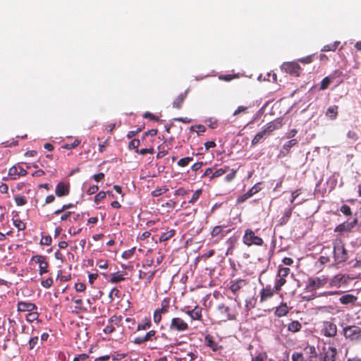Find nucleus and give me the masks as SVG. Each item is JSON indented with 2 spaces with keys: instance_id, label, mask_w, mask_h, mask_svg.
<instances>
[{
  "instance_id": "obj_11",
  "label": "nucleus",
  "mask_w": 361,
  "mask_h": 361,
  "mask_svg": "<svg viewBox=\"0 0 361 361\" xmlns=\"http://www.w3.org/2000/svg\"><path fill=\"white\" fill-rule=\"evenodd\" d=\"M157 331L155 330H150L145 336L135 338L133 343L137 345H141L149 341H157Z\"/></svg>"
},
{
  "instance_id": "obj_14",
  "label": "nucleus",
  "mask_w": 361,
  "mask_h": 361,
  "mask_svg": "<svg viewBox=\"0 0 361 361\" xmlns=\"http://www.w3.org/2000/svg\"><path fill=\"white\" fill-rule=\"evenodd\" d=\"M27 173V171L20 166H13L8 170V176L11 179H16L17 176H25Z\"/></svg>"
},
{
  "instance_id": "obj_31",
  "label": "nucleus",
  "mask_w": 361,
  "mask_h": 361,
  "mask_svg": "<svg viewBox=\"0 0 361 361\" xmlns=\"http://www.w3.org/2000/svg\"><path fill=\"white\" fill-rule=\"evenodd\" d=\"M337 114L338 107L336 105L329 106L326 111V116L331 119L336 118Z\"/></svg>"
},
{
  "instance_id": "obj_23",
  "label": "nucleus",
  "mask_w": 361,
  "mask_h": 361,
  "mask_svg": "<svg viewBox=\"0 0 361 361\" xmlns=\"http://www.w3.org/2000/svg\"><path fill=\"white\" fill-rule=\"evenodd\" d=\"M187 96V91L180 94L173 102V106L176 109H180L183 106V102Z\"/></svg>"
},
{
  "instance_id": "obj_7",
  "label": "nucleus",
  "mask_w": 361,
  "mask_h": 361,
  "mask_svg": "<svg viewBox=\"0 0 361 361\" xmlns=\"http://www.w3.org/2000/svg\"><path fill=\"white\" fill-rule=\"evenodd\" d=\"M123 317L121 315H113L108 320V324L104 328L103 331L104 334H110L115 331L116 326L122 325Z\"/></svg>"
},
{
  "instance_id": "obj_56",
  "label": "nucleus",
  "mask_w": 361,
  "mask_h": 361,
  "mask_svg": "<svg viewBox=\"0 0 361 361\" xmlns=\"http://www.w3.org/2000/svg\"><path fill=\"white\" fill-rule=\"evenodd\" d=\"M135 250V247H133L130 250L123 252L122 254V257L126 259L130 258L133 255Z\"/></svg>"
},
{
  "instance_id": "obj_59",
  "label": "nucleus",
  "mask_w": 361,
  "mask_h": 361,
  "mask_svg": "<svg viewBox=\"0 0 361 361\" xmlns=\"http://www.w3.org/2000/svg\"><path fill=\"white\" fill-rule=\"evenodd\" d=\"M267 356L265 353H259L255 357H252L251 361H265Z\"/></svg>"
},
{
  "instance_id": "obj_39",
  "label": "nucleus",
  "mask_w": 361,
  "mask_h": 361,
  "mask_svg": "<svg viewBox=\"0 0 361 361\" xmlns=\"http://www.w3.org/2000/svg\"><path fill=\"white\" fill-rule=\"evenodd\" d=\"M140 145V141L138 139L132 140L128 144V148L130 149H134L136 153H138V147Z\"/></svg>"
},
{
  "instance_id": "obj_36",
  "label": "nucleus",
  "mask_w": 361,
  "mask_h": 361,
  "mask_svg": "<svg viewBox=\"0 0 361 361\" xmlns=\"http://www.w3.org/2000/svg\"><path fill=\"white\" fill-rule=\"evenodd\" d=\"M161 337L163 339L170 342L169 345L171 347L180 345L181 343V342H179L176 338H169L165 333H162L161 335Z\"/></svg>"
},
{
  "instance_id": "obj_12",
  "label": "nucleus",
  "mask_w": 361,
  "mask_h": 361,
  "mask_svg": "<svg viewBox=\"0 0 361 361\" xmlns=\"http://www.w3.org/2000/svg\"><path fill=\"white\" fill-rule=\"evenodd\" d=\"M343 335L350 340L357 339L360 335V328L356 326H348L343 328Z\"/></svg>"
},
{
  "instance_id": "obj_45",
  "label": "nucleus",
  "mask_w": 361,
  "mask_h": 361,
  "mask_svg": "<svg viewBox=\"0 0 361 361\" xmlns=\"http://www.w3.org/2000/svg\"><path fill=\"white\" fill-rule=\"evenodd\" d=\"M192 160H193L192 157H184V158L179 159V161H178V165L180 167H184V166H187Z\"/></svg>"
},
{
  "instance_id": "obj_51",
  "label": "nucleus",
  "mask_w": 361,
  "mask_h": 361,
  "mask_svg": "<svg viewBox=\"0 0 361 361\" xmlns=\"http://www.w3.org/2000/svg\"><path fill=\"white\" fill-rule=\"evenodd\" d=\"M80 143V141L78 140H75L72 143H67V144H65L63 146V148L66 149H74L76 147H78Z\"/></svg>"
},
{
  "instance_id": "obj_43",
  "label": "nucleus",
  "mask_w": 361,
  "mask_h": 361,
  "mask_svg": "<svg viewBox=\"0 0 361 361\" xmlns=\"http://www.w3.org/2000/svg\"><path fill=\"white\" fill-rule=\"evenodd\" d=\"M32 260L34 261L35 262L39 264V267L41 264H43L44 263H45L47 262L46 257L44 256L40 255L33 256L32 257Z\"/></svg>"
},
{
  "instance_id": "obj_18",
  "label": "nucleus",
  "mask_w": 361,
  "mask_h": 361,
  "mask_svg": "<svg viewBox=\"0 0 361 361\" xmlns=\"http://www.w3.org/2000/svg\"><path fill=\"white\" fill-rule=\"evenodd\" d=\"M259 184L260 183L255 184L247 192L239 197L238 198V202H243L255 194L257 193L261 190Z\"/></svg>"
},
{
  "instance_id": "obj_55",
  "label": "nucleus",
  "mask_w": 361,
  "mask_h": 361,
  "mask_svg": "<svg viewBox=\"0 0 361 361\" xmlns=\"http://www.w3.org/2000/svg\"><path fill=\"white\" fill-rule=\"evenodd\" d=\"M73 207V205L72 204H63L61 208L54 211V215H58L59 214H61L63 212H66V209H68L69 208H71Z\"/></svg>"
},
{
  "instance_id": "obj_54",
  "label": "nucleus",
  "mask_w": 361,
  "mask_h": 361,
  "mask_svg": "<svg viewBox=\"0 0 361 361\" xmlns=\"http://www.w3.org/2000/svg\"><path fill=\"white\" fill-rule=\"evenodd\" d=\"M158 148L159 152L157 154V159H161L168 154V149H164V146L159 145Z\"/></svg>"
},
{
  "instance_id": "obj_60",
  "label": "nucleus",
  "mask_w": 361,
  "mask_h": 361,
  "mask_svg": "<svg viewBox=\"0 0 361 361\" xmlns=\"http://www.w3.org/2000/svg\"><path fill=\"white\" fill-rule=\"evenodd\" d=\"M51 241H52L51 237L50 235H46V236H43L42 238L40 243L42 245H51Z\"/></svg>"
},
{
  "instance_id": "obj_61",
  "label": "nucleus",
  "mask_w": 361,
  "mask_h": 361,
  "mask_svg": "<svg viewBox=\"0 0 361 361\" xmlns=\"http://www.w3.org/2000/svg\"><path fill=\"white\" fill-rule=\"evenodd\" d=\"M143 117L146 118H149L151 121H159V117L157 116H156L149 111L145 112L143 114Z\"/></svg>"
},
{
  "instance_id": "obj_44",
  "label": "nucleus",
  "mask_w": 361,
  "mask_h": 361,
  "mask_svg": "<svg viewBox=\"0 0 361 361\" xmlns=\"http://www.w3.org/2000/svg\"><path fill=\"white\" fill-rule=\"evenodd\" d=\"M14 199L15 202L18 206H23L27 203V199L25 196L17 195Z\"/></svg>"
},
{
  "instance_id": "obj_25",
  "label": "nucleus",
  "mask_w": 361,
  "mask_h": 361,
  "mask_svg": "<svg viewBox=\"0 0 361 361\" xmlns=\"http://www.w3.org/2000/svg\"><path fill=\"white\" fill-rule=\"evenodd\" d=\"M357 300V298L351 294H345L340 297V302L345 305L353 304Z\"/></svg>"
},
{
  "instance_id": "obj_40",
  "label": "nucleus",
  "mask_w": 361,
  "mask_h": 361,
  "mask_svg": "<svg viewBox=\"0 0 361 361\" xmlns=\"http://www.w3.org/2000/svg\"><path fill=\"white\" fill-rule=\"evenodd\" d=\"M297 143H298V140L296 139H292L283 145V149H285L286 151V152L288 153L289 151L290 150L291 147L296 145Z\"/></svg>"
},
{
  "instance_id": "obj_19",
  "label": "nucleus",
  "mask_w": 361,
  "mask_h": 361,
  "mask_svg": "<svg viewBox=\"0 0 361 361\" xmlns=\"http://www.w3.org/2000/svg\"><path fill=\"white\" fill-rule=\"evenodd\" d=\"M274 293H276L275 288H272L271 285H267L260 291V302H264L268 298H271Z\"/></svg>"
},
{
  "instance_id": "obj_9",
  "label": "nucleus",
  "mask_w": 361,
  "mask_h": 361,
  "mask_svg": "<svg viewBox=\"0 0 361 361\" xmlns=\"http://www.w3.org/2000/svg\"><path fill=\"white\" fill-rule=\"evenodd\" d=\"M337 355V349L330 345H324L320 353L321 359L323 361H335Z\"/></svg>"
},
{
  "instance_id": "obj_16",
  "label": "nucleus",
  "mask_w": 361,
  "mask_h": 361,
  "mask_svg": "<svg viewBox=\"0 0 361 361\" xmlns=\"http://www.w3.org/2000/svg\"><path fill=\"white\" fill-rule=\"evenodd\" d=\"M18 312H31L37 310V307L35 303L25 301H19L17 304Z\"/></svg>"
},
{
  "instance_id": "obj_37",
  "label": "nucleus",
  "mask_w": 361,
  "mask_h": 361,
  "mask_svg": "<svg viewBox=\"0 0 361 361\" xmlns=\"http://www.w3.org/2000/svg\"><path fill=\"white\" fill-rule=\"evenodd\" d=\"M267 137L264 132L262 130L259 131L256 134V135L253 137V139L251 141V145H256L257 143H259L264 137Z\"/></svg>"
},
{
  "instance_id": "obj_52",
  "label": "nucleus",
  "mask_w": 361,
  "mask_h": 361,
  "mask_svg": "<svg viewBox=\"0 0 361 361\" xmlns=\"http://www.w3.org/2000/svg\"><path fill=\"white\" fill-rule=\"evenodd\" d=\"M237 171L238 169H232L231 171L226 176L225 180L226 182L232 181L235 178Z\"/></svg>"
},
{
  "instance_id": "obj_33",
  "label": "nucleus",
  "mask_w": 361,
  "mask_h": 361,
  "mask_svg": "<svg viewBox=\"0 0 361 361\" xmlns=\"http://www.w3.org/2000/svg\"><path fill=\"white\" fill-rule=\"evenodd\" d=\"M176 233V231L174 229H171L169 231H167L166 232H164L163 233L160 238H159V241L160 242H164V241H166L168 240H169L170 238H171Z\"/></svg>"
},
{
  "instance_id": "obj_42",
  "label": "nucleus",
  "mask_w": 361,
  "mask_h": 361,
  "mask_svg": "<svg viewBox=\"0 0 361 361\" xmlns=\"http://www.w3.org/2000/svg\"><path fill=\"white\" fill-rule=\"evenodd\" d=\"M238 78V74H228V75H219V79L221 80H224V81H231L235 78Z\"/></svg>"
},
{
  "instance_id": "obj_58",
  "label": "nucleus",
  "mask_w": 361,
  "mask_h": 361,
  "mask_svg": "<svg viewBox=\"0 0 361 361\" xmlns=\"http://www.w3.org/2000/svg\"><path fill=\"white\" fill-rule=\"evenodd\" d=\"M48 267H49V264L47 262H46L43 264H41L39 267V274L43 275L44 274L47 273L48 272Z\"/></svg>"
},
{
  "instance_id": "obj_8",
  "label": "nucleus",
  "mask_w": 361,
  "mask_h": 361,
  "mask_svg": "<svg viewBox=\"0 0 361 361\" xmlns=\"http://www.w3.org/2000/svg\"><path fill=\"white\" fill-rule=\"evenodd\" d=\"M249 281L245 279H234L231 280L228 284V289L233 293V294L237 298L239 295V291L244 287L247 286Z\"/></svg>"
},
{
  "instance_id": "obj_47",
  "label": "nucleus",
  "mask_w": 361,
  "mask_h": 361,
  "mask_svg": "<svg viewBox=\"0 0 361 361\" xmlns=\"http://www.w3.org/2000/svg\"><path fill=\"white\" fill-rule=\"evenodd\" d=\"M190 131H196L197 133H204L206 131V128L203 125H196L192 126L190 128Z\"/></svg>"
},
{
  "instance_id": "obj_41",
  "label": "nucleus",
  "mask_w": 361,
  "mask_h": 361,
  "mask_svg": "<svg viewBox=\"0 0 361 361\" xmlns=\"http://www.w3.org/2000/svg\"><path fill=\"white\" fill-rule=\"evenodd\" d=\"M292 361H306L303 353L301 352H294L291 355Z\"/></svg>"
},
{
  "instance_id": "obj_57",
  "label": "nucleus",
  "mask_w": 361,
  "mask_h": 361,
  "mask_svg": "<svg viewBox=\"0 0 361 361\" xmlns=\"http://www.w3.org/2000/svg\"><path fill=\"white\" fill-rule=\"evenodd\" d=\"M201 194H202V190H196L193 193L191 199L189 200V203H190V204L195 203L197 200V199L200 197Z\"/></svg>"
},
{
  "instance_id": "obj_64",
  "label": "nucleus",
  "mask_w": 361,
  "mask_h": 361,
  "mask_svg": "<svg viewBox=\"0 0 361 361\" xmlns=\"http://www.w3.org/2000/svg\"><path fill=\"white\" fill-rule=\"evenodd\" d=\"M337 43H338L337 42H335L333 44L325 45L322 49V51H331V50H336Z\"/></svg>"
},
{
  "instance_id": "obj_46",
  "label": "nucleus",
  "mask_w": 361,
  "mask_h": 361,
  "mask_svg": "<svg viewBox=\"0 0 361 361\" xmlns=\"http://www.w3.org/2000/svg\"><path fill=\"white\" fill-rule=\"evenodd\" d=\"M28 343H29V349L30 350H33L39 343V338H38V336L32 337L29 340Z\"/></svg>"
},
{
  "instance_id": "obj_21",
  "label": "nucleus",
  "mask_w": 361,
  "mask_h": 361,
  "mask_svg": "<svg viewBox=\"0 0 361 361\" xmlns=\"http://www.w3.org/2000/svg\"><path fill=\"white\" fill-rule=\"evenodd\" d=\"M289 312V309L286 303L282 302L278 306L274 312V314L278 317H281L287 315Z\"/></svg>"
},
{
  "instance_id": "obj_24",
  "label": "nucleus",
  "mask_w": 361,
  "mask_h": 361,
  "mask_svg": "<svg viewBox=\"0 0 361 361\" xmlns=\"http://www.w3.org/2000/svg\"><path fill=\"white\" fill-rule=\"evenodd\" d=\"M110 276L109 281L111 283H117L125 280L124 274L119 271L111 274Z\"/></svg>"
},
{
  "instance_id": "obj_53",
  "label": "nucleus",
  "mask_w": 361,
  "mask_h": 361,
  "mask_svg": "<svg viewBox=\"0 0 361 361\" xmlns=\"http://www.w3.org/2000/svg\"><path fill=\"white\" fill-rule=\"evenodd\" d=\"M166 191H168V188H166V187L157 188L156 190L152 192V195L153 197H158L161 194L165 193Z\"/></svg>"
},
{
  "instance_id": "obj_2",
  "label": "nucleus",
  "mask_w": 361,
  "mask_h": 361,
  "mask_svg": "<svg viewBox=\"0 0 361 361\" xmlns=\"http://www.w3.org/2000/svg\"><path fill=\"white\" fill-rule=\"evenodd\" d=\"M340 212L343 213L346 216L350 217L346 221L340 224V233L342 231H350L357 224V219L356 217L352 216L350 208L348 205H343L340 208Z\"/></svg>"
},
{
  "instance_id": "obj_10",
  "label": "nucleus",
  "mask_w": 361,
  "mask_h": 361,
  "mask_svg": "<svg viewBox=\"0 0 361 361\" xmlns=\"http://www.w3.org/2000/svg\"><path fill=\"white\" fill-rule=\"evenodd\" d=\"M281 69L288 74L299 76L301 67L298 62L291 61L283 63L281 66Z\"/></svg>"
},
{
  "instance_id": "obj_35",
  "label": "nucleus",
  "mask_w": 361,
  "mask_h": 361,
  "mask_svg": "<svg viewBox=\"0 0 361 361\" xmlns=\"http://www.w3.org/2000/svg\"><path fill=\"white\" fill-rule=\"evenodd\" d=\"M39 313L37 312V310L31 311L29 312L26 316L25 319L28 322H33L35 321H37L39 318Z\"/></svg>"
},
{
  "instance_id": "obj_13",
  "label": "nucleus",
  "mask_w": 361,
  "mask_h": 361,
  "mask_svg": "<svg viewBox=\"0 0 361 361\" xmlns=\"http://www.w3.org/2000/svg\"><path fill=\"white\" fill-rule=\"evenodd\" d=\"M326 283V280L324 278H311L308 279L306 289L312 291L324 286Z\"/></svg>"
},
{
  "instance_id": "obj_28",
  "label": "nucleus",
  "mask_w": 361,
  "mask_h": 361,
  "mask_svg": "<svg viewBox=\"0 0 361 361\" xmlns=\"http://www.w3.org/2000/svg\"><path fill=\"white\" fill-rule=\"evenodd\" d=\"M302 329V324L298 321H293L288 324V331L292 333H297Z\"/></svg>"
},
{
  "instance_id": "obj_20",
  "label": "nucleus",
  "mask_w": 361,
  "mask_h": 361,
  "mask_svg": "<svg viewBox=\"0 0 361 361\" xmlns=\"http://www.w3.org/2000/svg\"><path fill=\"white\" fill-rule=\"evenodd\" d=\"M69 185L63 182L58 183L55 189V193L58 197L66 196L69 194Z\"/></svg>"
},
{
  "instance_id": "obj_38",
  "label": "nucleus",
  "mask_w": 361,
  "mask_h": 361,
  "mask_svg": "<svg viewBox=\"0 0 361 361\" xmlns=\"http://www.w3.org/2000/svg\"><path fill=\"white\" fill-rule=\"evenodd\" d=\"M120 297L121 292L117 288H113L109 294V298L111 302L114 301L115 298H119Z\"/></svg>"
},
{
  "instance_id": "obj_15",
  "label": "nucleus",
  "mask_w": 361,
  "mask_h": 361,
  "mask_svg": "<svg viewBox=\"0 0 361 361\" xmlns=\"http://www.w3.org/2000/svg\"><path fill=\"white\" fill-rule=\"evenodd\" d=\"M323 332L324 336L329 337H333L336 335L337 333V326L335 324L331 322H324V328Z\"/></svg>"
},
{
  "instance_id": "obj_6",
  "label": "nucleus",
  "mask_w": 361,
  "mask_h": 361,
  "mask_svg": "<svg viewBox=\"0 0 361 361\" xmlns=\"http://www.w3.org/2000/svg\"><path fill=\"white\" fill-rule=\"evenodd\" d=\"M290 269L288 267H284L282 265H279L277 272V278L275 281L274 288L276 293H279L283 286L286 283V277L290 274Z\"/></svg>"
},
{
  "instance_id": "obj_62",
  "label": "nucleus",
  "mask_w": 361,
  "mask_h": 361,
  "mask_svg": "<svg viewBox=\"0 0 361 361\" xmlns=\"http://www.w3.org/2000/svg\"><path fill=\"white\" fill-rule=\"evenodd\" d=\"M77 292H84L86 289V286L83 283H77L74 286Z\"/></svg>"
},
{
  "instance_id": "obj_22",
  "label": "nucleus",
  "mask_w": 361,
  "mask_h": 361,
  "mask_svg": "<svg viewBox=\"0 0 361 361\" xmlns=\"http://www.w3.org/2000/svg\"><path fill=\"white\" fill-rule=\"evenodd\" d=\"M205 343L206 345L212 349L213 351H217L221 346H219L218 344L214 341V338L210 335H207L205 336Z\"/></svg>"
},
{
  "instance_id": "obj_4",
  "label": "nucleus",
  "mask_w": 361,
  "mask_h": 361,
  "mask_svg": "<svg viewBox=\"0 0 361 361\" xmlns=\"http://www.w3.org/2000/svg\"><path fill=\"white\" fill-rule=\"evenodd\" d=\"M169 330L171 332L183 333L189 330V325L182 318L176 317L171 319Z\"/></svg>"
},
{
  "instance_id": "obj_17",
  "label": "nucleus",
  "mask_w": 361,
  "mask_h": 361,
  "mask_svg": "<svg viewBox=\"0 0 361 361\" xmlns=\"http://www.w3.org/2000/svg\"><path fill=\"white\" fill-rule=\"evenodd\" d=\"M202 308L198 305H196L192 310H188L185 313L191 318L192 320H202Z\"/></svg>"
},
{
  "instance_id": "obj_48",
  "label": "nucleus",
  "mask_w": 361,
  "mask_h": 361,
  "mask_svg": "<svg viewBox=\"0 0 361 361\" xmlns=\"http://www.w3.org/2000/svg\"><path fill=\"white\" fill-rule=\"evenodd\" d=\"M106 196V193L104 191H100L98 192L94 197V202L96 204H99L101 201H102Z\"/></svg>"
},
{
  "instance_id": "obj_29",
  "label": "nucleus",
  "mask_w": 361,
  "mask_h": 361,
  "mask_svg": "<svg viewBox=\"0 0 361 361\" xmlns=\"http://www.w3.org/2000/svg\"><path fill=\"white\" fill-rule=\"evenodd\" d=\"M293 208H294V207H293L288 208V209H286L285 210L283 216L280 219V224L281 225L286 224L288 221L290 217L292 215V212H293Z\"/></svg>"
},
{
  "instance_id": "obj_30",
  "label": "nucleus",
  "mask_w": 361,
  "mask_h": 361,
  "mask_svg": "<svg viewBox=\"0 0 361 361\" xmlns=\"http://www.w3.org/2000/svg\"><path fill=\"white\" fill-rule=\"evenodd\" d=\"M304 351L305 352V353L307 355H309L310 361H312V358H315L317 356L316 349H315L314 346H313V345H307L304 348Z\"/></svg>"
},
{
  "instance_id": "obj_34",
  "label": "nucleus",
  "mask_w": 361,
  "mask_h": 361,
  "mask_svg": "<svg viewBox=\"0 0 361 361\" xmlns=\"http://www.w3.org/2000/svg\"><path fill=\"white\" fill-rule=\"evenodd\" d=\"M224 226H216L213 228L211 235L212 237H217L220 236L221 238H223L224 237V234H222L223 233V228Z\"/></svg>"
},
{
  "instance_id": "obj_50",
  "label": "nucleus",
  "mask_w": 361,
  "mask_h": 361,
  "mask_svg": "<svg viewBox=\"0 0 361 361\" xmlns=\"http://www.w3.org/2000/svg\"><path fill=\"white\" fill-rule=\"evenodd\" d=\"M54 281L51 277H49L47 279L41 281V285L45 288H49L53 285Z\"/></svg>"
},
{
  "instance_id": "obj_5",
  "label": "nucleus",
  "mask_w": 361,
  "mask_h": 361,
  "mask_svg": "<svg viewBox=\"0 0 361 361\" xmlns=\"http://www.w3.org/2000/svg\"><path fill=\"white\" fill-rule=\"evenodd\" d=\"M243 242L249 247L252 245L261 246L264 243L263 239L255 235V233L250 228H247L245 231Z\"/></svg>"
},
{
  "instance_id": "obj_49",
  "label": "nucleus",
  "mask_w": 361,
  "mask_h": 361,
  "mask_svg": "<svg viewBox=\"0 0 361 361\" xmlns=\"http://www.w3.org/2000/svg\"><path fill=\"white\" fill-rule=\"evenodd\" d=\"M13 224L19 231L25 229V224L20 219L13 220Z\"/></svg>"
},
{
  "instance_id": "obj_27",
  "label": "nucleus",
  "mask_w": 361,
  "mask_h": 361,
  "mask_svg": "<svg viewBox=\"0 0 361 361\" xmlns=\"http://www.w3.org/2000/svg\"><path fill=\"white\" fill-rule=\"evenodd\" d=\"M152 326V322L149 318H145L142 322L137 324V331H144L150 329Z\"/></svg>"
},
{
  "instance_id": "obj_32",
  "label": "nucleus",
  "mask_w": 361,
  "mask_h": 361,
  "mask_svg": "<svg viewBox=\"0 0 361 361\" xmlns=\"http://www.w3.org/2000/svg\"><path fill=\"white\" fill-rule=\"evenodd\" d=\"M277 128L276 126L273 122L268 123L263 128L262 131L267 136H269Z\"/></svg>"
},
{
  "instance_id": "obj_26",
  "label": "nucleus",
  "mask_w": 361,
  "mask_h": 361,
  "mask_svg": "<svg viewBox=\"0 0 361 361\" xmlns=\"http://www.w3.org/2000/svg\"><path fill=\"white\" fill-rule=\"evenodd\" d=\"M229 170V166H226L224 168L217 169L215 171L213 170V173L209 176V180H212L214 178H219L223 176Z\"/></svg>"
},
{
  "instance_id": "obj_3",
  "label": "nucleus",
  "mask_w": 361,
  "mask_h": 361,
  "mask_svg": "<svg viewBox=\"0 0 361 361\" xmlns=\"http://www.w3.org/2000/svg\"><path fill=\"white\" fill-rule=\"evenodd\" d=\"M171 299L169 297L164 298L160 303V307L157 308L153 312V321L157 325L159 324L162 320V315L168 314L171 308Z\"/></svg>"
},
{
  "instance_id": "obj_63",
  "label": "nucleus",
  "mask_w": 361,
  "mask_h": 361,
  "mask_svg": "<svg viewBox=\"0 0 361 361\" xmlns=\"http://www.w3.org/2000/svg\"><path fill=\"white\" fill-rule=\"evenodd\" d=\"M126 322L128 324V329L133 330L134 329V326L135 325V319L131 317L126 318Z\"/></svg>"
},
{
  "instance_id": "obj_1",
  "label": "nucleus",
  "mask_w": 361,
  "mask_h": 361,
  "mask_svg": "<svg viewBox=\"0 0 361 361\" xmlns=\"http://www.w3.org/2000/svg\"><path fill=\"white\" fill-rule=\"evenodd\" d=\"M214 314L218 321L226 322L236 319L238 311L235 305H227L224 303H220L216 306Z\"/></svg>"
}]
</instances>
